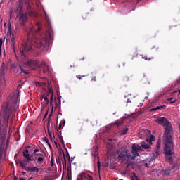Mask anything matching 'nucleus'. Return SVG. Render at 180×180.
Listing matches in <instances>:
<instances>
[{
	"label": "nucleus",
	"mask_w": 180,
	"mask_h": 180,
	"mask_svg": "<svg viewBox=\"0 0 180 180\" xmlns=\"http://www.w3.org/2000/svg\"><path fill=\"white\" fill-rule=\"evenodd\" d=\"M48 134L51 140H53V139H54V136H53V133H51V131L48 130Z\"/></svg>",
	"instance_id": "nucleus-29"
},
{
	"label": "nucleus",
	"mask_w": 180,
	"mask_h": 180,
	"mask_svg": "<svg viewBox=\"0 0 180 180\" xmlns=\"http://www.w3.org/2000/svg\"><path fill=\"white\" fill-rule=\"evenodd\" d=\"M158 155H160V152L158 150L153 153V156L149 159V161H154L158 158Z\"/></svg>",
	"instance_id": "nucleus-14"
},
{
	"label": "nucleus",
	"mask_w": 180,
	"mask_h": 180,
	"mask_svg": "<svg viewBox=\"0 0 180 180\" xmlns=\"http://www.w3.org/2000/svg\"><path fill=\"white\" fill-rule=\"evenodd\" d=\"M46 156H41L37 158V157H35V158L34 159V161L35 162H39L40 164H43V162H44V160H46Z\"/></svg>",
	"instance_id": "nucleus-13"
},
{
	"label": "nucleus",
	"mask_w": 180,
	"mask_h": 180,
	"mask_svg": "<svg viewBox=\"0 0 180 180\" xmlns=\"http://www.w3.org/2000/svg\"><path fill=\"white\" fill-rule=\"evenodd\" d=\"M27 165H26L25 163V162H23V161L20 162V166L21 167V168H23L25 169V168H26Z\"/></svg>",
	"instance_id": "nucleus-26"
},
{
	"label": "nucleus",
	"mask_w": 180,
	"mask_h": 180,
	"mask_svg": "<svg viewBox=\"0 0 180 180\" xmlns=\"http://www.w3.org/2000/svg\"><path fill=\"white\" fill-rule=\"evenodd\" d=\"M145 165H146V167H148V164H147V163H146Z\"/></svg>",
	"instance_id": "nucleus-60"
},
{
	"label": "nucleus",
	"mask_w": 180,
	"mask_h": 180,
	"mask_svg": "<svg viewBox=\"0 0 180 180\" xmlns=\"http://www.w3.org/2000/svg\"><path fill=\"white\" fill-rule=\"evenodd\" d=\"M4 150H5V146L4 145V142H0V160L2 158V155L4 154Z\"/></svg>",
	"instance_id": "nucleus-16"
},
{
	"label": "nucleus",
	"mask_w": 180,
	"mask_h": 180,
	"mask_svg": "<svg viewBox=\"0 0 180 180\" xmlns=\"http://www.w3.org/2000/svg\"><path fill=\"white\" fill-rule=\"evenodd\" d=\"M12 108H19L18 105V98L13 103H4L2 105L1 113L0 115V139L5 140V136L9 127V122H13L12 115Z\"/></svg>",
	"instance_id": "nucleus-3"
},
{
	"label": "nucleus",
	"mask_w": 180,
	"mask_h": 180,
	"mask_svg": "<svg viewBox=\"0 0 180 180\" xmlns=\"http://www.w3.org/2000/svg\"><path fill=\"white\" fill-rule=\"evenodd\" d=\"M127 131H129V128L125 127L120 131V136H124L125 134H127Z\"/></svg>",
	"instance_id": "nucleus-20"
},
{
	"label": "nucleus",
	"mask_w": 180,
	"mask_h": 180,
	"mask_svg": "<svg viewBox=\"0 0 180 180\" xmlns=\"http://www.w3.org/2000/svg\"><path fill=\"white\" fill-rule=\"evenodd\" d=\"M59 140L60 141V143H62V144H64V140L63 139V136H59Z\"/></svg>",
	"instance_id": "nucleus-36"
},
{
	"label": "nucleus",
	"mask_w": 180,
	"mask_h": 180,
	"mask_svg": "<svg viewBox=\"0 0 180 180\" xmlns=\"http://www.w3.org/2000/svg\"><path fill=\"white\" fill-rule=\"evenodd\" d=\"M48 119H49V121H48L47 126L50 127V119H51V114L49 115Z\"/></svg>",
	"instance_id": "nucleus-35"
},
{
	"label": "nucleus",
	"mask_w": 180,
	"mask_h": 180,
	"mask_svg": "<svg viewBox=\"0 0 180 180\" xmlns=\"http://www.w3.org/2000/svg\"><path fill=\"white\" fill-rule=\"evenodd\" d=\"M174 102H175V100H174V101H171V102H170V103H172H172H174Z\"/></svg>",
	"instance_id": "nucleus-55"
},
{
	"label": "nucleus",
	"mask_w": 180,
	"mask_h": 180,
	"mask_svg": "<svg viewBox=\"0 0 180 180\" xmlns=\"http://www.w3.org/2000/svg\"><path fill=\"white\" fill-rule=\"evenodd\" d=\"M72 160H74V158H72V160H71V161H72Z\"/></svg>",
	"instance_id": "nucleus-64"
},
{
	"label": "nucleus",
	"mask_w": 180,
	"mask_h": 180,
	"mask_svg": "<svg viewBox=\"0 0 180 180\" xmlns=\"http://www.w3.org/2000/svg\"><path fill=\"white\" fill-rule=\"evenodd\" d=\"M8 133L11 134V133H12V131H11V129H10Z\"/></svg>",
	"instance_id": "nucleus-58"
},
{
	"label": "nucleus",
	"mask_w": 180,
	"mask_h": 180,
	"mask_svg": "<svg viewBox=\"0 0 180 180\" xmlns=\"http://www.w3.org/2000/svg\"><path fill=\"white\" fill-rule=\"evenodd\" d=\"M131 103V101H130V99L128 98V99L127 100V103Z\"/></svg>",
	"instance_id": "nucleus-48"
},
{
	"label": "nucleus",
	"mask_w": 180,
	"mask_h": 180,
	"mask_svg": "<svg viewBox=\"0 0 180 180\" xmlns=\"http://www.w3.org/2000/svg\"><path fill=\"white\" fill-rule=\"evenodd\" d=\"M8 33H10V37L11 39H13V34H12V23L11 22H8Z\"/></svg>",
	"instance_id": "nucleus-19"
},
{
	"label": "nucleus",
	"mask_w": 180,
	"mask_h": 180,
	"mask_svg": "<svg viewBox=\"0 0 180 180\" xmlns=\"http://www.w3.org/2000/svg\"><path fill=\"white\" fill-rule=\"evenodd\" d=\"M20 180H26V179H25L23 178H20Z\"/></svg>",
	"instance_id": "nucleus-56"
},
{
	"label": "nucleus",
	"mask_w": 180,
	"mask_h": 180,
	"mask_svg": "<svg viewBox=\"0 0 180 180\" xmlns=\"http://www.w3.org/2000/svg\"><path fill=\"white\" fill-rule=\"evenodd\" d=\"M39 169L37 167H31V174H33V172H39Z\"/></svg>",
	"instance_id": "nucleus-22"
},
{
	"label": "nucleus",
	"mask_w": 180,
	"mask_h": 180,
	"mask_svg": "<svg viewBox=\"0 0 180 180\" xmlns=\"http://www.w3.org/2000/svg\"><path fill=\"white\" fill-rule=\"evenodd\" d=\"M63 169H67V159H64V162L63 163Z\"/></svg>",
	"instance_id": "nucleus-30"
},
{
	"label": "nucleus",
	"mask_w": 180,
	"mask_h": 180,
	"mask_svg": "<svg viewBox=\"0 0 180 180\" xmlns=\"http://www.w3.org/2000/svg\"><path fill=\"white\" fill-rule=\"evenodd\" d=\"M172 98H167V101H168V102H171V101H172Z\"/></svg>",
	"instance_id": "nucleus-51"
},
{
	"label": "nucleus",
	"mask_w": 180,
	"mask_h": 180,
	"mask_svg": "<svg viewBox=\"0 0 180 180\" xmlns=\"http://www.w3.org/2000/svg\"><path fill=\"white\" fill-rule=\"evenodd\" d=\"M48 89H49V94H54L53 91V89L51 88H49Z\"/></svg>",
	"instance_id": "nucleus-40"
},
{
	"label": "nucleus",
	"mask_w": 180,
	"mask_h": 180,
	"mask_svg": "<svg viewBox=\"0 0 180 180\" xmlns=\"http://www.w3.org/2000/svg\"><path fill=\"white\" fill-rule=\"evenodd\" d=\"M37 86H46V82H36Z\"/></svg>",
	"instance_id": "nucleus-24"
},
{
	"label": "nucleus",
	"mask_w": 180,
	"mask_h": 180,
	"mask_svg": "<svg viewBox=\"0 0 180 180\" xmlns=\"http://www.w3.org/2000/svg\"><path fill=\"white\" fill-rule=\"evenodd\" d=\"M48 146H49L50 150H53V147L51 146V144H50V142L48 143Z\"/></svg>",
	"instance_id": "nucleus-45"
},
{
	"label": "nucleus",
	"mask_w": 180,
	"mask_h": 180,
	"mask_svg": "<svg viewBox=\"0 0 180 180\" xmlns=\"http://www.w3.org/2000/svg\"><path fill=\"white\" fill-rule=\"evenodd\" d=\"M47 115H49V111H47V112L45 113L44 119H46V117H47Z\"/></svg>",
	"instance_id": "nucleus-49"
},
{
	"label": "nucleus",
	"mask_w": 180,
	"mask_h": 180,
	"mask_svg": "<svg viewBox=\"0 0 180 180\" xmlns=\"http://www.w3.org/2000/svg\"><path fill=\"white\" fill-rule=\"evenodd\" d=\"M23 157L25 158H26L27 161H34V157H33V155L29 154V150L27 149H26L24 152H23Z\"/></svg>",
	"instance_id": "nucleus-7"
},
{
	"label": "nucleus",
	"mask_w": 180,
	"mask_h": 180,
	"mask_svg": "<svg viewBox=\"0 0 180 180\" xmlns=\"http://www.w3.org/2000/svg\"><path fill=\"white\" fill-rule=\"evenodd\" d=\"M91 81H94L95 82L96 81V76H93L91 77Z\"/></svg>",
	"instance_id": "nucleus-38"
},
{
	"label": "nucleus",
	"mask_w": 180,
	"mask_h": 180,
	"mask_svg": "<svg viewBox=\"0 0 180 180\" xmlns=\"http://www.w3.org/2000/svg\"><path fill=\"white\" fill-rule=\"evenodd\" d=\"M25 4L27 9H30V8H32V5L33 4V0H25Z\"/></svg>",
	"instance_id": "nucleus-17"
},
{
	"label": "nucleus",
	"mask_w": 180,
	"mask_h": 180,
	"mask_svg": "<svg viewBox=\"0 0 180 180\" xmlns=\"http://www.w3.org/2000/svg\"><path fill=\"white\" fill-rule=\"evenodd\" d=\"M77 178H82L81 180H94L92 176L86 174V173H81Z\"/></svg>",
	"instance_id": "nucleus-8"
},
{
	"label": "nucleus",
	"mask_w": 180,
	"mask_h": 180,
	"mask_svg": "<svg viewBox=\"0 0 180 180\" xmlns=\"http://www.w3.org/2000/svg\"><path fill=\"white\" fill-rule=\"evenodd\" d=\"M82 179V178H77V180H81Z\"/></svg>",
	"instance_id": "nucleus-61"
},
{
	"label": "nucleus",
	"mask_w": 180,
	"mask_h": 180,
	"mask_svg": "<svg viewBox=\"0 0 180 180\" xmlns=\"http://www.w3.org/2000/svg\"><path fill=\"white\" fill-rule=\"evenodd\" d=\"M83 77H85V75L81 76L80 75H78L76 76V78H77V79L81 80V79H82Z\"/></svg>",
	"instance_id": "nucleus-34"
},
{
	"label": "nucleus",
	"mask_w": 180,
	"mask_h": 180,
	"mask_svg": "<svg viewBox=\"0 0 180 180\" xmlns=\"http://www.w3.org/2000/svg\"><path fill=\"white\" fill-rule=\"evenodd\" d=\"M156 123L165 126V132L162 137V143L164 144V152L165 154V160L172 167H174V160L172 155L175 154L174 152V131H172V125L165 117H160L156 120Z\"/></svg>",
	"instance_id": "nucleus-2"
},
{
	"label": "nucleus",
	"mask_w": 180,
	"mask_h": 180,
	"mask_svg": "<svg viewBox=\"0 0 180 180\" xmlns=\"http://www.w3.org/2000/svg\"><path fill=\"white\" fill-rule=\"evenodd\" d=\"M58 108H60V103H59V104H57V103H56V107H55V109H57Z\"/></svg>",
	"instance_id": "nucleus-47"
},
{
	"label": "nucleus",
	"mask_w": 180,
	"mask_h": 180,
	"mask_svg": "<svg viewBox=\"0 0 180 180\" xmlns=\"http://www.w3.org/2000/svg\"><path fill=\"white\" fill-rule=\"evenodd\" d=\"M39 148H37L34 150V154H37L36 153H39Z\"/></svg>",
	"instance_id": "nucleus-44"
},
{
	"label": "nucleus",
	"mask_w": 180,
	"mask_h": 180,
	"mask_svg": "<svg viewBox=\"0 0 180 180\" xmlns=\"http://www.w3.org/2000/svg\"><path fill=\"white\" fill-rule=\"evenodd\" d=\"M131 180H139V176L134 172L133 176L131 177Z\"/></svg>",
	"instance_id": "nucleus-27"
},
{
	"label": "nucleus",
	"mask_w": 180,
	"mask_h": 180,
	"mask_svg": "<svg viewBox=\"0 0 180 180\" xmlns=\"http://www.w3.org/2000/svg\"><path fill=\"white\" fill-rule=\"evenodd\" d=\"M142 150L143 149H141V146L140 145H136V143L132 144L131 153L128 154L127 158H129V160H136V157H140V154H139V151H142Z\"/></svg>",
	"instance_id": "nucleus-4"
},
{
	"label": "nucleus",
	"mask_w": 180,
	"mask_h": 180,
	"mask_svg": "<svg viewBox=\"0 0 180 180\" xmlns=\"http://www.w3.org/2000/svg\"><path fill=\"white\" fill-rule=\"evenodd\" d=\"M155 140V136L154 135H151L150 139H147L146 141L141 142L140 146L141 147L142 151H146V150H150L151 148V145L153 144V141Z\"/></svg>",
	"instance_id": "nucleus-5"
},
{
	"label": "nucleus",
	"mask_w": 180,
	"mask_h": 180,
	"mask_svg": "<svg viewBox=\"0 0 180 180\" xmlns=\"http://www.w3.org/2000/svg\"><path fill=\"white\" fill-rule=\"evenodd\" d=\"M124 122V118H121L120 120H117L115 122H114V124L115 126H122Z\"/></svg>",
	"instance_id": "nucleus-18"
},
{
	"label": "nucleus",
	"mask_w": 180,
	"mask_h": 180,
	"mask_svg": "<svg viewBox=\"0 0 180 180\" xmlns=\"http://www.w3.org/2000/svg\"><path fill=\"white\" fill-rule=\"evenodd\" d=\"M160 148H161V141H158V144L155 147V151L160 152Z\"/></svg>",
	"instance_id": "nucleus-23"
},
{
	"label": "nucleus",
	"mask_w": 180,
	"mask_h": 180,
	"mask_svg": "<svg viewBox=\"0 0 180 180\" xmlns=\"http://www.w3.org/2000/svg\"><path fill=\"white\" fill-rule=\"evenodd\" d=\"M5 41V39H0V56L2 54V44H4V42Z\"/></svg>",
	"instance_id": "nucleus-21"
},
{
	"label": "nucleus",
	"mask_w": 180,
	"mask_h": 180,
	"mask_svg": "<svg viewBox=\"0 0 180 180\" xmlns=\"http://www.w3.org/2000/svg\"><path fill=\"white\" fill-rule=\"evenodd\" d=\"M67 155H66V157L69 159V161H70V153H68V150H67Z\"/></svg>",
	"instance_id": "nucleus-43"
},
{
	"label": "nucleus",
	"mask_w": 180,
	"mask_h": 180,
	"mask_svg": "<svg viewBox=\"0 0 180 180\" xmlns=\"http://www.w3.org/2000/svg\"><path fill=\"white\" fill-rule=\"evenodd\" d=\"M62 126H63V125L61 124V123H60V124H59V126H58V129H62Z\"/></svg>",
	"instance_id": "nucleus-53"
},
{
	"label": "nucleus",
	"mask_w": 180,
	"mask_h": 180,
	"mask_svg": "<svg viewBox=\"0 0 180 180\" xmlns=\"http://www.w3.org/2000/svg\"><path fill=\"white\" fill-rule=\"evenodd\" d=\"M39 68H41L44 74H48V72H50V68L46 61L42 60L41 63L39 65Z\"/></svg>",
	"instance_id": "nucleus-6"
},
{
	"label": "nucleus",
	"mask_w": 180,
	"mask_h": 180,
	"mask_svg": "<svg viewBox=\"0 0 180 180\" xmlns=\"http://www.w3.org/2000/svg\"><path fill=\"white\" fill-rule=\"evenodd\" d=\"M44 141L45 143H46V144H49L50 142L49 141V139H47V137L44 138Z\"/></svg>",
	"instance_id": "nucleus-37"
},
{
	"label": "nucleus",
	"mask_w": 180,
	"mask_h": 180,
	"mask_svg": "<svg viewBox=\"0 0 180 180\" xmlns=\"http://www.w3.org/2000/svg\"><path fill=\"white\" fill-rule=\"evenodd\" d=\"M20 22L21 25H25V23L27 22V16L26 15V14L23 13H20Z\"/></svg>",
	"instance_id": "nucleus-10"
},
{
	"label": "nucleus",
	"mask_w": 180,
	"mask_h": 180,
	"mask_svg": "<svg viewBox=\"0 0 180 180\" xmlns=\"http://www.w3.org/2000/svg\"><path fill=\"white\" fill-rule=\"evenodd\" d=\"M34 155V157H44L45 155H44V154H42V153H35V154H34L33 155Z\"/></svg>",
	"instance_id": "nucleus-31"
},
{
	"label": "nucleus",
	"mask_w": 180,
	"mask_h": 180,
	"mask_svg": "<svg viewBox=\"0 0 180 180\" xmlns=\"http://www.w3.org/2000/svg\"><path fill=\"white\" fill-rule=\"evenodd\" d=\"M88 15H89V13H84L82 15V19H84V20H85V19H88Z\"/></svg>",
	"instance_id": "nucleus-32"
},
{
	"label": "nucleus",
	"mask_w": 180,
	"mask_h": 180,
	"mask_svg": "<svg viewBox=\"0 0 180 180\" xmlns=\"http://www.w3.org/2000/svg\"><path fill=\"white\" fill-rule=\"evenodd\" d=\"M48 171H51V167H48Z\"/></svg>",
	"instance_id": "nucleus-54"
},
{
	"label": "nucleus",
	"mask_w": 180,
	"mask_h": 180,
	"mask_svg": "<svg viewBox=\"0 0 180 180\" xmlns=\"http://www.w3.org/2000/svg\"><path fill=\"white\" fill-rule=\"evenodd\" d=\"M23 175H25V174H26V172H22Z\"/></svg>",
	"instance_id": "nucleus-59"
},
{
	"label": "nucleus",
	"mask_w": 180,
	"mask_h": 180,
	"mask_svg": "<svg viewBox=\"0 0 180 180\" xmlns=\"http://www.w3.org/2000/svg\"><path fill=\"white\" fill-rule=\"evenodd\" d=\"M46 179H47V176H45V177L44 178V180H46Z\"/></svg>",
	"instance_id": "nucleus-57"
},
{
	"label": "nucleus",
	"mask_w": 180,
	"mask_h": 180,
	"mask_svg": "<svg viewBox=\"0 0 180 180\" xmlns=\"http://www.w3.org/2000/svg\"><path fill=\"white\" fill-rule=\"evenodd\" d=\"M53 95H54V94H53V93L51 94V105H52V101H53Z\"/></svg>",
	"instance_id": "nucleus-39"
},
{
	"label": "nucleus",
	"mask_w": 180,
	"mask_h": 180,
	"mask_svg": "<svg viewBox=\"0 0 180 180\" xmlns=\"http://www.w3.org/2000/svg\"><path fill=\"white\" fill-rule=\"evenodd\" d=\"M40 99L44 104V106H46V105H49V98L46 96V95H43L40 97Z\"/></svg>",
	"instance_id": "nucleus-12"
},
{
	"label": "nucleus",
	"mask_w": 180,
	"mask_h": 180,
	"mask_svg": "<svg viewBox=\"0 0 180 180\" xmlns=\"http://www.w3.org/2000/svg\"><path fill=\"white\" fill-rule=\"evenodd\" d=\"M63 160H65V154L64 153V150L63 149L59 150V156L56 159V161H58L59 164L61 165V161H63Z\"/></svg>",
	"instance_id": "nucleus-9"
},
{
	"label": "nucleus",
	"mask_w": 180,
	"mask_h": 180,
	"mask_svg": "<svg viewBox=\"0 0 180 180\" xmlns=\"http://www.w3.org/2000/svg\"><path fill=\"white\" fill-rule=\"evenodd\" d=\"M67 180H70V174H67Z\"/></svg>",
	"instance_id": "nucleus-50"
},
{
	"label": "nucleus",
	"mask_w": 180,
	"mask_h": 180,
	"mask_svg": "<svg viewBox=\"0 0 180 180\" xmlns=\"http://www.w3.org/2000/svg\"><path fill=\"white\" fill-rule=\"evenodd\" d=\"M97 165H98V169H101V162L99 161H98Z\"/></svg>",
	"instance_id": "nucleus-41"
},
{
	"label": "nucleus",
	"mask_w": 180,
	"mask_h": 180,
	"mask_svg": "<svg viewBox=\"0 0 180 180\" xmlns=\"http://www.w3.org/2000/svg\"><path fill=\"white\" fill-rule=\"evenodd\" d=\"M24 169H25V171L29 172L30 175H32V167L27 165Z\"/></svg>",
	"instance_id": "nucleus-25"
},
{
	"label": "nucleus",
	"mask_w": 180,
	"mask_h": 180,
	"mask_svg": "<svg viewBox=\"0 0 180 180\" xmlns=\"http://www.w3.org/2000/svg\"><path fill=\"white\" fill-rule=\"evenodd\" d=\"M142 58L146 60H148V61H150V60H153V58H148V56H142Z\"/></svg>",
	"instance_id": "nucleus-33"
},
{
	"label": "nucleus",
	"mask_w": 180,
	"mask_h": 180,
	"mask_svg": "<svg viewBox=\"0 0 180 180\" xmlns=\"http://www.w3.org/2000/svg\"><path fill=\"white\" fill-rule=\"evenodd\" d=\"M165 108H167V105H159V106H157L156 108H151L150 110V112H155V110H160V109H165Z\"/></svg>",
	"instance_id": "nucleus-15"
},
{
	"label": "nucleus",
	"mask_w": 180,
	"mask_h": 180,
	"mask_svg": "<svg viewBox=\"0 0 180 180\" xmlns=\"http://www.w3.org/2000/svg\"><path fill=\"white\" fill-rule=\"evenodd\" d=\"M55 146H56V147H58V143H57V141H54Z\"/></svg>",
	"instance_id": "nucleus-52"
},
{
	"label": "nucleus",
	"mask_w": 180,
	"mask_h": 180,
	"mask_svg": "<svg viewBox=\"0 0 180 180\" xmlns=\"http://www.w3.org/2000/svg\"><path fill=\"white\" fill-rule=\"evenodd\" d=\"M129 154L127 153H120L118 155V160L119 161H121L122 162H123V161H126V158H127V155Z\"/></svg>",
	"instance_id": "nucleus-11"
},
{
	"label": "nucleus",
	"mask_w": 180,
	"mask_h": 180,
	"mask_svg": "<svg viewBox=\"0 0 180 180\" xmlns=\"http://www.w3.org/2000/svg\"><path fill=\"white\" fill-rule=\"evenodd\" d=\"M165 174L166 175H169V170H165Z\"/></svg>",
	"instance_id": "nucleus-42"
},
{
	"label": "nucleus",
	"mask_w": 180,
	"mask_h": 180,
	"mask_svg": "<svg viewBox=\"0 0 180 180\" xmlns=\"http://www.w3.org/2000/svg\"><path fill=\"white\" fill-rule=\"evenodd\" d=\"M3 53H4V54H5V49H4Z\"/></svg>",
	"instance_id": "nucleus-63"
},
{
	"label": "nucleus",
	"mask_w": 180,
	"mask_h": 180,
	"mask_svg": "<svg viewBox=\"0 0 180 180\" xmlns=\"http://www.w3.org/2000/svg\"><path fill=\"white\" fill-rule=\"evenodd\" d=\"M123 174H124V175H126V172H124Z\"/></svg>",
	"instance_id": "nucleus-62"
},
{
	"label": "nucleus",
	"mask_w": 180,
	"mask_h": 180,
	"mask_svg": "<svg viewBox=\"0 0 180 180\" xmlns=\"http://www.w3.org/2000/svg\"><path fill=\"white\" fill-rule=\"evenodd\" d=\"M51 167H54V155H51Z\"/></svg>",
	"instance_id": "nucleus-28"
},
{
	"label": "nucleus",
	"mask_w": 180,
	"mask_h": 180,
	"mask_svg": "<svg viewBox=\"0 0 180 180\" xmlns=\"http://www.w3.org/2000/svg\"><path fill=\"white\" fill-rule=\"evenodd\" d=\"M61 124H65V120H63L61 122H60Z\"/></svg>",
	"instance_id": "nucleus-46"
},
{
	"label": "nucleus",
	"mask_w": 180,
	"mask_h": 180,
	"mask_svg": "<svg viewBox=\"0 0 180 180\" xmlns=\"http://www.w3.org/2000/svg\"><path fill=\"white\" fill-rule=\"evenodd\" d=\"M37 28H31L28 32L27 41L25 44H22V48H20V53L21 56V61L20 66L18 68H15L14 71L20 74H29V71L23 69L22 65H25L27 68L31 70H36L39 68V62L37 60L30 59L27 56V54L33 51V47H37V49H41L44 50L47 49L49 47V43L52 39L53 30L49 28L48 32L46 34H41L40 30V23L37 22Z\"/></svg>",
	"instance_id": "nucleus-1"
}]
</instances>
